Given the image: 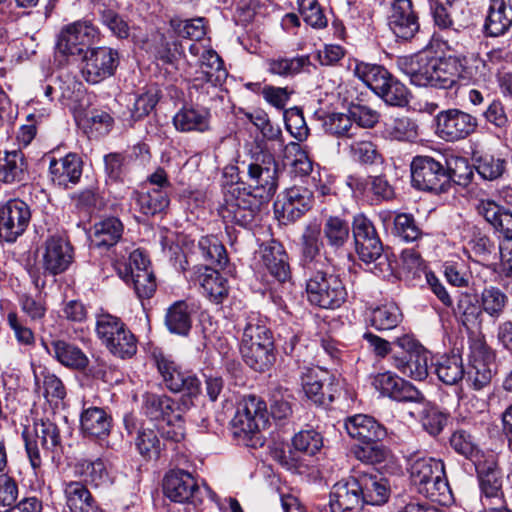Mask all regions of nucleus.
<instances>
[{
  "label": "nucleus",
  "mask_w": 512,
  "mask_h": 512,
  "mask_svg": "<svg viewBox=\"0 0 512 512\" xmlns=\"http://www.w3.org/2000/svg\"><path fill=\"white\" fill-rule=\"evenodd\" d=\"M313 192L307 187L293 186L274 203L275 214L284 222H294L312 207Z\"/></svg>",
  "instance_id": "a211bd4d"
},
{
  "label": "nucleus",
  "mask_w": 512,
  "mask_h": 512,
  "mask_svg": "<svg viewBox=\"0 0 512 512\" xmlns=\"http://www.w3.org/2000/svg\"><path fill=\"white\" fill-rule=\"evenodd\" d=\"M96 335L101 344L115 357L129 359L137 352V338L119 318L111 314L97 316Z\"/></svg>",
  "instance_id": "20e7f679"
},
{
  "label": "nucleus",
  "mask_w": 512,
  "mask_h": 512,
  "mask_svg": "<svg viewBox=\"0 0 512 512\" xmlns=\"http://www.w3.org/2000/svg\"><path fill=\"white\" fill-rule=\"evenodd\" d=\"M508 296L496 286H488L480 295L482 311L493 319H498L505 311Z\"/></svg>",
  "instance_id": "6e6d98bb"
},
{
  "label": "nucleus",
  "mask_w": 512,
  "mask_h": 512,
  "mask_svg": "<svg viewBox=\"0 0 512 512\" xmlns=\"http://www.w3.org/2000/svg\"><path fill=\"white\" fill-rule=\"evenodd\" d=\"M420 421L425 431L432 436H437L447 423V415L435 406H426L421 412Z\"/></svg>",
  "instance_id": "774afa93"
},
{
  "label": "nucleus",
  "mask_w": 512,
  "mask_h": 512,
  "mask_svg": "<svg viewBox=\"0 0 512 512\" xmlns=\"http://www.w3.org/2000/svg\"><path fill=\"white\" fill-rule=\"evenodd\" d=\"M265 401L255 395H246L238 402L231 421L233 434L238 438H252L265 428L268 418Z\"/></svg>",
  "instance_id": "1a4fd4ad"
},
{
  "label": "nucleus",
  "mask_w": 512,
  "mask_h": 512,
  "mask_svg": "<svg viewBox=\"0 0 512 512\" xmlns=\"http://www.w3.org/2000/svg\"><path fill=\"white\" fill-rule=\"evenodd\" d=\"M321 231H323L327 245L335 251L343 248L350 238L349 223L338 216H329Z\"/></svg>",
  "instance_id": "09e8293b"
},
{
  "label": "nucleus",
  "mask_w": 512,
  "mask_h": 512,
  "mask_svg": "<svg viewBox=\"0 0 512 512\" xmlns=\"http://www.w3.org/2000/svg\"><path fill=\"white\" fill-rule=\"evenodd\" d=\"M364 505L381 506L388 502L391 488L388 480L374 472L356 471Z\"/></svg>",
  "instance_id": "c756f323"
},
{
  "label": "nucleus",
  "mask_w": 512,
  "mask_h": 512,
  "mask_svg": "<svg viewBox=\"0 0 512 512\" xmlns=\"http://www.w3.org/2000/svg\"><path fill=\"white\" fill-rule=\"evenodd\" d=\"M111 427L112 417L104 408L83 405L80 428L85 436L102 439L109 435Z\"/></svg>",
  "instance_id": "473e14b6"
},
{
  "label": "nucleus",
  "mask_w": 512,
  "mask_h": 512,
  "mask_svg": "<svg viewBox=\"0 0 512 512\" xmlns=\"http://www.w3.org/2000/svg\"><path fill=\"white\" fill-rule=\"evenodd\" d=\"M284 158L289 161L294 175L303 178L316 174L307 151L298 142H290L285 146Z\"/></svg>",
  "instance_id": "8fccbe9b"
},
{
  "label": "nucleus",
  "mask_w": 512,
  "mask_h": 512,
  "mask_svg": "<svg viewBox=\"0 0 512 512\" xmlns=\"http://www.w3.org/2000/svg\"><path fill=\"white\" fill-rule=\"evenodd\" d=\"M198 249L207 263L206 266L223 268L228 262L226 249L216 236L201 237L198 241Z\"/></svg>",
  "instance_id": "3c124183"
},
{
  "label": "nucleus",
  "mask_w": 512,
  "mask_h": 512,
  "mask_svg": "<svg viewBox=\"0 0 512 512\" xmlns=\"http://www.w3.org/2000/svg\"><path fill=\"white\" fill-rule=\"evenodd\" d=\"M352 450L356 459L365 464L375 465L384 462L389 456V450L379 442H362Z\"/></svg>",
  "instance_id": "e2e57ef3"
},
{
  "label": "nucleus",
  "mask_w": 512,
  "mask_h": 512,
  "mask_svg": "<svg viewBox=\"0 0 512 512\" xmlns=\"http://www.w3.org/2000/svg\"><path fill=\"white\" fill-rule=\"evenodd\" d=\"M389 26L394 35L408 41L419 32L420 24L411 0H395L389 16Z\"/></svg>",
  "instance_id": "4be33fe9"
},
{
  "label": "nucleus",
  "mask_w": 512,
  "mask_h": 512,
  "mask_svg": "<svg viewBox=\"0 0 512 512\" xmlns=\"http://www.w3.org/2000/svg\"><path fill=\"white\" fill-rule=\"evenodd\" d=\"M412 185L418 190L434 194L450 188L449 172L445 165L430 156H416L411 163Z\"/></svg>",
  "instance_id": "9d476101"
},
{
  "label": "nucleus",
  "mask_w": 512,
  "mask_h": 512,
  "mask_svg": "<svg viewBox=\"0 0 512 512\" xmlns=\"http://www.w3.org/2000/svg\"><path fill=\"white\" fill-rule=\"evenodd\" d=\"M75 473L83 478L86 483L95 487H99L108 481V473L101 459L79 461L75 465Z\"/></svg>",
  "instance_id": "13d9d810"
},
{
  "label": "nucleus",
  "mask_w": 512,
  "mask_h": 512,
  "mask_svg": "<svg viewBox=\"0 0 512 512\" xmlns=\"http://www.w3.org/2000/svg\"><path fill=\"white\" fill-rule=\"evenodd\" d=\"M244 362L253 370L266 371L274 362L273 343L240 347Z\"/></svg>",
  "instance_id": "a18cd8bd"
},
{
  "label": "nucleus",
  "mask_w": 512,
  "mask_h": 512,
  "mask_svg": "<svg viewBox=\"0 0 512 512\" xmlns=\"http://www.w3.org/2000/svg\"><path fill=\"white\" fill-rule=\"evenodd\" d=\"M356 250L359 258L369 266L372 273L380 277L392 274L393 261L390 255L384 252L379 237L356 243Z\"/></svg>",
  "instance_id": "a878e982"
},
{
  "label": "nucleus",
  "mask_w": 512,
  "mask_h": 512,
  "mask_svg": "<svg viewBox=\"0 0 512 512\" xmlns=\"http://www.w3.org/2000/svg\"><path fill=\"white\" fill-rule=\"evenodd\" d=\"M303 391L307 398L318 405L327 406L333 402L335 390L328 387L324 390V382L317 374L309 372L302 379Z\"/></svg>",
  "instance_id": "864d4df0"
},
{
  "label": "nucleus",
  "mask_w": 512,
  "mask_h": 512,
  "mask_svg": "<svg viewBox=\"0 0 512 512\" xmlns=\"http://www.w3.org/2000/svg\"><path fill=\"white\" fill-rule=\"evenodd\" d=\"M47 352L61 365L77 371H84L89 365L87 355L75 344L65 340H53L49 345L43 343Z\"/></svg>",
  "instance_id": "7c9ffc66"
},
{
  "label": "nucleus",
  "mask_w": 512,
  "mask_h": 512,
  "mask_svg": "<svg viewBox=\"0 0 512 512\" xmlns=\"http://www.w3.org/2000/svg\"><path fill=\"white\" fill-rule=\"evenodd\" d=\"M200 69L203 79L214 86L223 81L227 76L222 59L212 49H205L201 54Z\"/></svg>",
  "instance_id": "603ef678"
},
{
  "label": "nucleus",
  "mask_w": 512,
  "mask_h": 512,
  "mask_svg": "<svg viewBox=\"0 0 512 512\" xmlns=\"http://www.w3.org/2000/svg\"><path fill=\"white\" fill-rule=\"evenodd\" d=\"M299 12L304 21L315 29L325 28L328 19L317 0H297Z\"/></svg>",
  "instance_id": "0e129e2a"
},
{
  "label": "nucleus",
  "mask_w": 512,
  "mask_h": 512,
  "mask_svg": "<svg viewBox=\"0 0 512 512\" xmlns=\"http://www.w3.org/2000/svg\"><path fill=\"white\" fill-rule=\"evenodd\" d=\"M321 228L316 223L309 224L300 237V265L304 274L322 269L327 264V257L322 253Z\"/></svg>",
  "instance_id": "6ab92c4d"
},
{
  "label": "nucleus",
  "mask_w": 512,
  "mask_h": 512,
  "mask_svg": "<svg viewBox=\"0 0 512 512\" xmlns=\"http://www.w3.org/2000/svg\"><path fill=\"white\" fill-rule=\"evenodd\" d=\"M153 358L163 382L171 392H183L189 397L198 395L199 379L189 372L182 371L171 355L155 350Z\"/></svg>",
  "instance_id": "4468645a"
},
{
  "label": "nucleus",
  "mask_w": 512,
  "mask_h": 512,
  "mask_svg": "<svg viewBox=\"0 0 512 512\" xmlns=\"http://www.w3.org/2000/svg\"><path fill=\"white\" fill-rule=\"evenodd\" d=\"M131 199L135 201L139 211L146 216L162 213L170 203L168 192L161 188H153L146 192L133 191Z\"/></svg>",
  "instance_id": "ea45409f"
},
{
  "label": "nucleus",
  "mask_w": 512,
  "mask_h": 512,
  "mask_svg": "<svg viewBox=\"0 0 512 512\" xmlns=\"http://www.w3.org/2000/svg\"><path fill=\"white\" fill-rule=\"evenodd\" d=\"M123 224L116 217H108L94 224L92 243L97 247H111L123 234Z\"/></svg>",
  "instance_id": "79ce46f5"
},
{
  "label": "nucleus",
  "mask_w": 512,
  "mask_h": 512,
  "mask_svg": "<svg viewBox=\"0 0 512 512\" xmlns=\"http://www.w3.org/2000/svg\"><path fill=\"white\" fill-rule=\"evenodd\" d=\"M262 202L251 192L232 184L225 189L218 212L224 222L248 228L258 216Z\"/></svg>",
  "instance_id": "39448f33"
},
{
  "label": "nucleus",
  "mask_w": 512,
  "mask_h": 512,
  "mask_svg": "<svg viewBox=\"0 0 512 512\" xmlns=\"http://www.w3.org/2000/svg\"><path fill=\"white\" fill-rule=\"evenodd\" d=\"M475 168L482 179L494 181L503 176L507 162L505 159L493 155H484L476 159Z\"/></svg>",
  "instance_id": "680f3d73"
},
{
  "label": "nucleus",
  "mask_w": 512,
  "mask_h": 512,
  "mask_svg": "<svg viewBox=\"0 0 512 512\" xmlns=\"http://www.w3.org/2000/svg\"><path fill=\"white\" fill-rule=\"evenodd\" d=\"M248 184L252 195L261 201H269L278 187V164L274 155L263 149L252 154L247 164Z\"/></svg>",
  "instance_id": "0eeeda50"
},
{
  "label": "nucleus",
  "mask_w": 512,
  "mask_h": 512,
  "mask_svg": "<svg viewBox=\"0 0 512 512\" xmlns=\"http://www.w3.org/2000/svg\"><path fill=\"white\" fill-rule=\"evenodd\" d=\"M62 491L71 512H101L92 494L81 481L64 480Z\"/></svg>",
  "instance_id": "72a5a7b5"
},
{
  "label": "nucleus",
  "mask_w": 512,
  "mask_h": 512,
  "mask_svg": "<svg viewBox=\"0 0 512 512\" xmlns=\"http://www.w3.org/2000/svg\"><path fill=\"white\" fill-rule=\"evenodd\" d=\"M242 332L240 347L273 343L270 329L258 313L251 312L237 323Z\"/></svg>",
  "instance_id": "c9c22d12"
},
{
  "label": "nucleus",
  "mask_w": 512,
  "mask_h": 512,
  "mask_svg": "<svg viewBox=\"0 0 512 512\" xmlns=\"http://www.w3.org/2000/svg\"><path fill=\"white\" fill-rule=\"evenodd\" d=\"M31 220L29 206L20 199L0 205V239L13 243L27 229Z\"/></svg>",
  "instance_id": "dca6fc26"
},
{
  "label": "nucleus",
  "mask_w": 512,
  "mask_h": 512,
  "mask_svg": "<svg viewBox=\"0 0 512 512\" xmlns=\"http://www.w3.org/2000/svg\"><path fill=\"white\" fill-rule=\"evenodd\" d=\"M344 428L351 438L359 442H380L387 435L386 428L382 424L365 414L347 417Z\"/></svg>",
  "instance_id": "c85d7f7f"
},
{
  "label": "nucleus",
  "mask_w": 512,
  "mask_h": 512,
  "mask_svg": "<svg viewBox=\"0 0 512 512\" xmlns=\"http://www.w3.org/2000/svg\"><path fill=\"white\" fill-rule=\"evenodd\" d=\"M393 233L404 242H414L423 235L414 216L410 213H397L393 220Z\"/></svg>",
  "instance_id": "052dcab7"
},
{
  "label": "nucleus",
  "mask_w": 512,
  "mask_h": 512,
  "mask_svg": "<svg viewBox=\"0 0 512 512\" xmlns=\"http://www.w3.org/2000/svg\"><path fill=\"white\" fill-rule=\"evenodd\" d=\"M27 161L21 150L0 151V182L12 184L26 179Z\"/></svg>",
  "instance_id": "4c0bfd02"
},
{
  "label": "nucleus",
  "mask_w": 512,
  "mask_h": 512,
  "mask_svg": "<svg viewBox=\"0 0 512 512\" xmlns=\"http://www.w3.org/2000/svg\"><path fill=\"white\" fill-rule=\"evenodd\" d=\"M434 366L438 379L446 385L457 384L465 375L462 357L459 354L444 355Z\"/></svg>",
  "instance_id": "c03bdc74"
},
{
  "label": "nucleus",
  "mask_w": 512,
  "mask_h": 512,
  "mask_svg": "<svg viewBox=\"0 0 512 512\" xmlns=\"http://www.w3.org/2000/svg\"><path fill=\"white\" fill-rule=\"evenodd\" d=\"M304 275L307 301L312 306L336 310L347 301L348 292L339 275L328 273L324 268Z\"/></svg>",
  "instance_id": "7ed1b4c3"
},
{
  "label": "nucleus",
  "mask_w": 512,
  "mask_h": 512,
  "mask_svg": "<svg viewBox=\"0 0 512 512\" xmlns=\"http://www.w3.org/2000/svg\"><path fill=\"white\" fill-rule=\"evenodd\" d=\"M198 491L194 477L184 470L168 472L163 481V492L173 502L186 503Z\"/></svg>",
  "instance_id": "cd10ccee"
},
{
  "label": "nucleus",
  "mask_w": 512,
  "mask_h": 512,
  "mask_svg": "<svg viewBox=\"0 0 512 512\" xmlns=\"http://www.w3.org/2000/svg\"><path fill=\"white\" fill-rule=\"evenodd\" d=\"M478 213L499 233L501 241H512V213L491 200H481Z\"/></svg>",
  "instance_id": "2f4dec72"
},
{
  "label": "nucleus",
  "mask_w": 512,
  "mask_h": 512,
  "mask_svg": "<svg viewBox=\"0 0 512 512\" xmlns=\"http://www.w3.org/2000/svg\"><path fill=\"white\" fill-rule=\"evenodd\" d=\"M397 67L410 79L411 84L440 89L454 87L460 78L480 80L485 78L487 73L485 61L476 56L437 57L428 51L398 58Z\"/></svg>",
  "instance_id": "f257e3e1"
},
{
  "label": "nucleus",
  "mask_w": 512,
  "mask_h": 512,
  "mask_svg": "<svg viewBox=\"0 0 512 512\" xmlns=\"http://www.w3.org/2000/svg\"><path fill=\"white\" fill-rule=\"evenodd\" d=\"M211 113L204 107L184 106L173 117L177 131L204 133L210 130Z\"/></svg>",
  "instance_id": "f704fd0d"
},
{
  "label": "nucleus",
  "mask_w": 512,
  "mask_h": 512,
  "mask_svg": "<svg viewBox=\"0 0 512 512\" xmlns=\"http://www.w3.org/2000/svg\"><path fill=\"white\" fill-rule=\"evenodd\" d=\"M383 135L390 140L413 141L418 136V126L407 116L390 117L384 123Z\"/></svg>",
  "instance_id": "37998d69"
},
{
  "label": "nucleus",
  "mask_w": 512,
  "mask_h": 512,
  "mask_svg": "<svg viewBox=\"0 0 512 512\" xmlns=\"http://www.w3.org/2000/svg\"><path fill=\"white\" fill-rule=\"evenodd\" d=\"M467 382L475 390L487 387L495 374V354L481 337L469 339Z\"/></svg>",
  "instance_id": "9b49d317"
},
{
  "label": "nucleus",
  "mask_w": 512,
  "mask_h": 512,
  "mask_svg": "<svg viewBox=\"0 0 512 512\" xmlns=\"http://www.w3.org/2000/svg\"><path fill=\"white\" fill-rule=\"evenodd\" d=\"M25 449L34 469L42 464V453L47 455L61 446L60 430L49 418L35 419L32 428L25 426L22 432Z\"/></svg>",
  "instance_id": "6e6552de"
},
{
  "label": "nucleus",
  "mask_w": 512,
  "mask_h": 512,
  "mask_svg": "<svg viewBox=\"0 0 512 512\" xmlns=\"http://www.w3.org/2000/svg\"><path fill=\"white\" fill-rule=\"evenodd\" d=\"M322 128L325 133L335 137L351 138L356 133L357 127H354L349 113L332 112L326 113L322 118Z\"/></svg>",
  "instance_id": "5fc2aeb1"
},
{
  "label": "nucleus",
  "mask_w": 512,
  "mask_h": 512,
  "mask_svg": "<svg viewBox=\"0 0 512 512\" xmlns=\"http://www.w3.org/2000/svg\"><path fill=\"white\" fill-rule=\"evenodd\" d=\"M410 478L420 494L433 502L447 505L452 499L442 460L419 457L410 464Z\"/></svg>",
  "instance_id": "f03ea898"
},
{
  "label": "nucleus",
  "mask_w": 512,
  "mask_h": 512,
  "mask_svg": "<svg viewBox=\"0 0 512 512\" xmlns=\"http://www.w3.org/2000/svg\"><path fill=\"white\" fill-rule=\"evenodd\" d=\"M354 74L374 93L384 87L386 81L392 76L385 67L366 62L356 63Z\"/></svg>",
  "instance_id": "49530a36"
},
{
  "label": "nucleus",
  "mask_w": 512,
  "mask_h": 512,
  "mask_svg": "<svg viewBox=\"0 0 512 512\" xmlns=\"http://www.w3.org/2000/svg\"><path fill=\"white\" fill-rule=\"evenodd\" d=\"M402 321V313L395 303H385L373 308L370 312L369 322L378 331H387L396 328Z\"/></svg>",
  "instance_id": "de8ad7c7"
},
{
  "label": "nucleus",
  "mask_w": 512,
  "mask_h": 512,
  "mask_svg": "<svg viewBox=\"0 0 512 512\" xmlns=\"http://www.w3.org/2000/svg\"><path fill=\"white\" fill-rule=\"evenodd\" d=\"M450 446L459 455L471 461L479 460L481 449L475 437L464 429H458L452 433L449 439Z\"/></svg>",
  "instance_id": "4d7b16f0"
},
{
  "label": "nucleus",
  "mask_w": 512,
  "mask_h": 512,
  "mask_svg": "<svg viewBox=\"0 0 512 512\" xmlns=\"http://www.w3.org/2000/svg\"><path fill=\"white\" fill-rule=\"evenodd\" d=\"M387 105L395 107H404L408 104V90L393 75L386 81L384 87L375 93Z\"/></svg>",
  "instance_id": "bf43d9fd"
},
{
  "label": "nucleus",
  "mask_w": 512,
  "mask_h": 512,
  "mask_svg": "<svg viewBox=\"0 0 512 512\" xmlns=\"http://www.w3.org/2000/svg\"><path fill=\"white\" fill-rule=\"evenodd\" d=\"M266 70L270 74L291 77L301 73L304 68L310 65V58L308 55H297L294 57L277 56L268 58L265 61Z\"/></svg>",
  "instance_id": "a19ab883"
},
{
  "label": "nucleus",
  "mask_w": 512,
  "mask_h": 512,
  "mask_svg": "<svg viewBox=\"0 0 512 512\" xmlns=\"http://www.w3.org/2000/svg\"><path fill=\"white\" fill-rule=\"evenodd\" d=\"M168 331L179 336H187L192 328V307L184 300L170 305L165 315Z\"/></svg>",
  "instance_id": "58836bf2"
},
{
  "label": "nucleus",
  "mask_w": 512,
  "mask_h": 512,
  "mask_svg": "<svg viewBox=\"0 0 512 512\" xmlns=\"http://www.w3.org/2000/svg\"><path fill=\"white\" fill-rule=\"evenodd\" d=\"M356 472L346 480L337 482L330 492L331 512H358L363 506V498Z\"/></svg>",
  "instance_id": "aec40b11"
},
{
  "label": "nucleus",
  "mask_w": 512,
  "mask_h": 512,
  "mask_svg": "<svg viewBox=\"0 0 512 512\" xmlns=\"http://www.w3.org/2000/svg\"><path fill=\"white\" fill-rule=\"evenodd\" d=\"M73 261L74 249L65 237L52 235L45 240L41 253V264L45 274H62Z\"/></svg>",
  "instance_id": "f3484780"
},
{
  "label": "nucleus",
  "mask_w": 512,
  "mask_h": 512,
  "mask_svg": "<svg viewBox=\"0 0 512 512\" xmlns=\"http://www.w3.org/2000/svg\"><path fill=\"white\" fill-rule=\"evenodd\" d=\"M348 112L352 124L356 123L361 128H374L380 120V113L364 104L352 103Z\"/></svg>",
  "instance_id": "69168bd1"
},
{
  "label": "nucleus",
  "mask_w": 512,
  "mask_h": 512,
  "mask_svg": "<svg viewBox=\"0 0 512 512\" xmlns=\"http://www.w3.org/2000/svg\"><path fill=\"white\" fill-rule=\"evenodd\" d=\"M259 255L262 267L274 279L286 282L291 278L288 254L280 242L271 240L261 244Z\"/></svg>",
  "instance_id": "b1692460"
},
{
  "label": "nucleus",
  "mask_w": 512,
  "mask_h": 512,
  "mask_svg": "<svg viewBox=\"0 0 512 512\" xmlns=\"http://www.w3.org/2000/svg\"><path fill=\"white\" fill-rule=\"evenodd\" d=\"M395 346L402 350L394 352L390 361L392 367L403 376L416 381H423L428 376L429 351L415 338L409 335L398 337L394 341Z\"/></svg>",
  "instance_id": "423d86ee"
},
{
  "label": "nucleus",
  "mask_w": 512,
  "mask_h": 512,
  "mask_svg": "<svg viewBox=\"0 0 512 512\" xmlns=\"http://www.w3.org/2000/svg\"><path fill=\"white\" fill-rule=\"evenodd\" d=\"M83 172V161L76 153H68L56 159L52 157L49 162V178L51 182L64 189L76 185Z\"/></svg>",
  "instance_id": "5701e85b"
},
{
  "label": "nucleus",
  "mask_w": 512,
  "mask_h": 512,
  "mask_svg": "<svg viewBox=\"0 0 512 512\" xmlns=\"http://www.w3.org/2000/svg\"><path fill=\"white\" fill-rule=\"evenodd\" d=\"M512 24V0H491L489 13L485 21L488 36L503 35Z\"/></svg>",
  "instance_id": "e433bc0d"
},
{
  "label": "nucleus",
  "mask_w": 512,
  "mask_h": 512,
  "mask_svg": "<svg viewBox=\"0 0 512 512\" xmlns=\"http://www.w3.org/2000/svg\"><path fill=\"white\" fill-rule=\"evenodd\" d=\"M188 408L186 401L182 405L166 395L146 393L143 395V411L152 421L161 423L167 419H179Z\"/></svg>",
  "instance_id": "bb28decb"
},
{
  "label": "nucleus",
  "mask_w": 512,
  "mask_h": 512,
  "mask_svg": "<svg viewBox=\"0 0 512 512\" xmlns=\"http://www.w3.org/2000/svg\"><path fill=\"white\" fill-rule=\"evenodd\" d=\"M100 40V31L92 21L83 19L65 25L58 36L56 49L64 56L83 55L86 47Z\"/></svg>",
  "instance_id": "f8f14e48"
},
{
  "label": "nucleus",
  "mask_w": 512,
  "mask_h": 512,
  "mask_svg": "<svg viewBox=\"0 0 512 512\" xmlns=\"http://www.w3.org/2000/svg\"><path fill=\"white\" fill-rule=\"evenodd\" d=\"M435 132L439 138L447 142H456L472 135L477 127L475 116L460 109L440 111L435 117Z\"/></svg>",
  "instance_id": "2eb2a0df"
},
{
  "label": "nucleus",
  "mask_w": 512,
  "mask_h": 512,
  "mask_svg": "<svg viewBox=\"0 0 512 512\" xmlns=\"http://www.w3.org/2000/svg\"><path fill=\"white\" fill-rule=\"evenodd\" d=\"M188 277L194 285H199L203 294L216 304L221 303L228 295L226 278L212 267L194 266Z\"/></svg>",
  "instance_id": "393cba45"
},
{
  "label": "nucleus",
  "mask_w": 512,
  "mask_h": 512,
  "mask_svg": "<svg viewBox=\"0 0 512 512\" xmlns=\"http://www.w3.org/2000/svg\"><path fill=\"white\" fill-rule=\"evenodd\" d=\"M171 25L175 33L182 38L199 41L206 34L204 18L190 20H172Z\"/></svg>",
  "instance_id": "338daca9"
},
{
  "label": "nucleus",
  "mask_w": 512,
  "mask_h": 512,
  "mask_svg": "<svg viewBox=\"0 0 512 512\" xmlns=\"http://www.w3.org/2000/svg\"><path fill=\"white\" fill-rule=\"evenodd\" d=\"M478 482L480 488V502L483 508L494 505H505L506 499L503 491V475L496 464L477 466Z\"/></svg>",
  "instance_id": "412c9836"
},
{
  "label": "nucleus",
  "mask_w": 512,
  "mask_h": 512,
  "mask_svg": "<svg viewBox=\"0 0 512 512\" xmlns=\"http://www.w3.org/2000/svg\"><path fill=\"white\" fill-rule=\"evenodd\" d=\"M119 62V53L113 48H86L81 62L82 77L90 84H98L115 74Z\"/></svg>",
  "instance_id": "ddd939ff"
}]
</instances>
